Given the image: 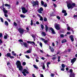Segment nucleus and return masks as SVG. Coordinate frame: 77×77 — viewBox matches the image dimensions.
Wrapping results in <instances>:
<instances>
[{"label": "nucleus", "instance_id": "nucleus-1", "mask_svg": "<svg viewBox=\"0 0 77 77\" xmlns=\"http://www.w3.org/2000/svg\"><path fill=\"white\" fill-rule=\"evenodd\" d=\"M75 6V4L72 3V2H69L67 3V7L68 8V9H72L73 8H74Z\"/></svg>", "mask_w": 77, "mask_h": 77}, {"label": "nucleus", "instance_id": "nucleus-2", "mask_svg": "<svg viewBox=\"0 0 77 77\" xmlns=\"http://www.w3.org/2000/svg\"><path fill=\"white\" fill-rule=\"evenodd\" d=\"M16 64L17 65V68H19V69L20 71L23 70V66H21V63L20 61L19 60L17 61L16 63Z\"/></svg>", "mask_w": 77, "mask_h": 77}, {"label": "nucleus", "instance_id": "nucleus-3", "mask_svg": "<svg viewBox=\"0 0 77 77\" xmlns=\"http://www.w3.org/2000/svg\"><path fill=\"white\" fill-rule=\"evenodd\" d=\"M0 8L1 9H2V11L3 12H4V16H5V17L8 18V15L6 14L8 12V11L6 10V9L5 8H4L2 7H1Z\"/></svg>", "mask_w": 77, "mask_h": 77}, {"label": "nucleus", "instance_id": "nucleus-4", "mask_svg": "<svg viewBox=\"0 0 77 77\" xmlns=\"http://www.w3.org/2000/svg\"><path fill=\"white\" fill-rule=\"evenodd\" d=\"M54 27L57 30H60V25H59V24L56 23L54 24Z\"/></svg>", "mask_w": 77, "mask_h": 77}, {"label": "nucleus", "instance_id": "nucleus-5", "mask_svg": "<svg viewBox=\"0 0 77 77\" xmlns=\"http://www.w3.org/2000/svg\"><path fill=\"white\" fill-rule=\"evenodd\" d=\"M33 6H35L36 5L38 6L39 5V2L38 1H33L32 2Z\"/></svg>", "mask_w": 77, "mask_h": 77}, {"label": "nucleus", "instance_id": "nucleus-6", "mask_svg": "<svg viewBox=\"0 0 77 77\" xmlns=\"http://www.w3.org/2000/svg\"><path fill=\"white\" fill-rule=\"evenodd\" d=\"M19 32H20V34L23 35L24 33V30L23 29L19 28L18 30Z\"/></svg>", "mask_w": 77, "mask_h": 77}, {"label": "nucleus", "instance_id": "nucleus-7", "mask_svg": "<svg viewBox=\"0 0 77 77\" xmlns=\"http://www.w3.org/2000/svg\"><path fill=\"white\" fill-rule=\"evenodd\" d=\"M22 11L23 14H26V13H27V11H28V10L26 9V8L24 7L22 8Z\"/></svg>", "mask_w": 77, "mask_h": 77}, {"label": "nucleus", "instance_id": "nucleus-8", "mask_svg": "<svg viewBox=\"0 0 77 77\" xmlns=\"http://www.w3.org/2000/svg\"><path fill=\"white\" fill-rule=\"evenodd\" d=\"M22 45H24L25 46V47H26V48H27V43H24V42H20V43Z\"/></svg>", "mask_w": 77, "mask_h": 77}, {"label": "nucleus", "instance_id": "nucleus-9", "mask_svg": "<svg viewBox=\"0 0 77 77\" xmlns=\"http://www.w3.org/2000/svg\"><path fill=\"white\" fill-rule=\"evenodd\" d=\"M42 11H43V8H42V7L40 8V9L38 10V12L40 14H42Z\"/></svg>", "mask_w": 77, "mask_h": 77}, {"label": "nucleus", "instance_id": "nucleus-10", "mask_svg": "<svg viewBox=\"0 0 77 77\" xmlns=\"http://www.w3.org/2000/svg\"><path fill=\"white\" fill-rule=\"evenodd\" d=\"M49 29L51 31L52 33V34H55V31H54V29H53V28H50Z\"/></svg>", "mask_w": 77, "mask_h": 77}, {"label": "nucleus", "instance_id": "nucleus-11", "mask_svg": "<svg viewBox=\"0 0 77 77\" xmlns=\"http://www.w3.org/2000/svg\"><path fill=\"white\" fill-rule=\"evenodd\" d=\"M38 16L40 18V21H43V18L39 14H37Z\"/></svg>", "mask_w": 77, "mask_h": 77}, {"label": "nucleus", "instance_id": "nucleus-12", "mask_svg": "<svg viewBox=\"0 0 77 77\" xmlns=\"http://www.w3.org/2000/svg\"><path fill=\"white\" fill-rule=\"evenodd\" d=\"M49 49L51 51V52H54V48H53V47L49 46Z\"/></svg>", "mask_w": 77, "mask_h": 77}, {"label": "nucleus", "instance_id": "nucleus-13", "mask_svg": "<svg viewBox=\"0 0 77 77\" xmlns=\"http://www.w3.org/2000/svg\"><path fill=\"white\" fill-rule=\"evenodd\" d=\"M5 6L6 7H8V9H10V8H11V5H10V4H6L5 5Z\"/></svg>", "mask_w": 77, "mask_h": 77}, {"label": "nucleus", "instance_id": "nucleus-14", "mask_svg": "<svg viewBox=\"0 0 77 77\" xmlns=\"http://www.w3.org/2000/svg\"><path fill=\"white\" fill-rule=\"evenodd\" d=\"M27 43H29V44H33L34 45H35V43L33 42H32V41H28L27 42Z\"/></svg>", "mask_w": 77, "mask_h": 77}, {"label": "nucleus", "instance_id": "nucleus-15", "mask_svg": "<svg viewBox=\"0 0 77 77\" xmlns=\"http://www.w3.org/2000/svg\"><path fill=\"white\" fill-rule=\"evenodd\" d=\"M75 60H76V58H74L73 59L71 60V62L73 64Z\"/></svg>", "mask_w": 77, "mask_h": 77}, {"label": "nucleus", "instance_id": "nucleus-16", "mask_svg": "<svg viewBox=\"0 0 77 77\" xmlns=\"http://www.w3.org/2000/svg\"><path fill=\"white\" fill-rule=\"evenodd\" d=\"M23 72H24L25 73H26V74H29V72L26 69H24L23 70Z\"/></svg>", "mask_w": 77, "mask_h": 77}, {"label": "nucleus", "instance_id": "nucleus-17", "mask_svg": "<svg viewBox=\"0 0 77 77\" xmlns=\"http://www.w3.org/2000/svg\"><path fill=\"white\" fill-rule=\"evenodd\" d=\"M73 37V35H72L70 36V38H71L72 42H73V41H74V38Z\"/></svg>", "mask_w": 77, "mask_h": 77}, {"label": "nucleus", "instance_id": "nucleus-18", "mask_svg": "<svg viewBox=\"0 0 77 77\" xmlns=\"http://www.w3.org/2000/svg\"><path fill=\"white\" fill-rule=\"evenodd\" d=\"M32 52V49H29L28 50L26 51V53H30Z\"/></svg>", "mask_w": 77, "mask_h": 77}, {"label": "nucleus", "instance_id": "nucleus-19", "mask_svg": "<svg viewBox=\"0 0 77 77\" xmlns=\"http://www.w3.org/2000/svg\"><path fill=\"white\" fill-rule=\"evenodd\" d=\"M75 74H74V73H72L70 74L69 75V77H72V76H75Z\"/></svg>", "mask_w": 77, "mask_h": 77}, {"label": "nucleus", "instance_id": "nucleus-20", "mask_svg": "<svg viewBox=\"0 0 77 77\" xmlns=\"http://www.w3.org/2000/svg\"><path fill=\"white\" fill-rule=\"evenodd\" d=\"M7 56V57H10L11 56V54L9 53H7L6 55H5V56Z\"/></svg>", "mask_w": 77, "mask_h": 77}, {"label": "nucleus", "instance_id": "nucleus-21", "mask_svg": "<svg viewBox=\"0 0 77 77\" xmlns=\"http://www.w3.org/2000/svg\"><path fill=\"white\" fill-rule=\"evenodd\" d=\"M66 42V39H63L62 41V44L65 43V42Z\"/></svg>", "mask_w": 77, "mask_h": 77}, {"label": "nucleus", "instance_id": "nucleus-22", "mask_svg": "<svg viewBox=\"0 0 77 77\" xmlns=\"http://www.w3.org/2000/svg\"><path fill=\"white\" fill-rule=\"evenodd\" d=\"M20 17H21V18H25L26 16L24 15L23 14H21L20 15Z\"/></svg>", "mask_w": 77, "mask_h": 77}, {"label": "nucleus", "instance_id": "nucleus-23", "mask_svg": "<svg viewBox=\"0 0 77 77\" xmlns=\"http://www.w3.org/2000/svg\"><path fill=\"white\" fill-rule=\"evenodd\" d=\"M5 26H8V25H9V23H8V22H7V21H5Z\"/></svg>", "mask_w": 77, "mask_h": 77}, {"label": "nucleus", "instance_id": "nucleus-24", "mask_svg": "<svg viewBox=\"0 0 77 77\" xmlns=\"http://www.w3.org/2000/svg\"><path fill=\"white\" fill-rule=\"evenodd\" d=\"M33 66H34V68H35L36 69H38V66H37L35 65H33Z\"/></svg>", "mask_w": 77, "mask_h": 77}, {"label": "nucleus", "instance_id": "nucleus-25", "mask_svg": "<svg viewBox=\"0 0 77 77\" xmlns=\"http://www.w3.org/2000/svg\"><path fill=\"white\" fill-rule=\"evenodd\" d=\"M65 12H66V11L63 9L62 11V13H63V14H64L65 13Z\"/></svg>", "mask_w": 77, "mask_h": 77}, {"label": "nucleus", "instance_id": "nucleus-26", "mask_svg": "<svg viewBox=\"0 0 77 77\" xmlns=\"http://www.w3.org/2000/svg\"><path fill=\"white\" fill-rule=\"evenodd\" d=\"M45 30L46 32L48 31V26L47 25H45Z\"/></svg>", "mask_w": 77, "mask_h": 77}, {"label": "nucleus", "instance_id": "nucleus-27", "mask_svg": "<svg viewBox=\"0 0 77 77\" xmlns=\"http://www.w3.org/2000/svg\"><path fill=\"white\" fill-rule=\"evenodd\" d=\"M42 35H43V36H45L46 35V34H45V32H42Z\"/></svg>", "mask_w": 77, "mask_h": 77}, {"label": "nucleus", "instance_id": "nucleus-28", "mask_svg": "<svg viewBox=\"0 0 77 77\" xmlns=\"http://www.w3.org/2000/svg\"><path fill=\"white\" fill-rule=\"evenodd\" d=\"M41 3L42 4V6H43V5H44V1H41Z\"/></svg>", "mask_w": 77, "mask_h": 77}, {"label": "nucleus", "instance_id": "nucleus-29", "mask_svg": "<svg viewBox=\"0 0 77 77\" xmlns=\"http://www.w3.org/2000/svg\"><path fill=\"white\" fill-rule=\"evenodd\" d=\"M22 74H23V75H24V76H26V74L25 73V72H22Z\"/></svg>", "mask_w": 77, "mask_h": 77}, {"label": "nucleus", "instance_id": "nucleus-30", "mask_svg": "<svg viewBox=\"0 0 77 77\" xmlns=\"http://www.w3.org/2000/svg\"><path fill=\"white\" fill-rule=\"evenodd\" d=\"M33 24V20H31V26H32Z\"/></svg>", "mask_w": 77, "mask_h": 77}, {"label": "nucleus", "instance_id": "nucleus-31", "mask_svg": "<svg viewBox=\"0 0 77 77\" xmlns=\"http://www.w3.org/2000/svg\"><path fill=\"white\" fill-rule=\"evenodd\" d=\"M43 69H44V70H45V65H44V63H43V66L42 67Z\"/></svg>", "mask_w": 77, "mask_h": 77}, {"label": "nucleus", "instance_id": "nucleus-32", "mask_svg": "<svg viewBox=\"0 0 77 77\" xmlns=\"http://www.w3.org/2000/svg\"><path fill=\"white\" fill-rule=\"evenodd\" d=\"M60 36L61 38H64V35H63V34H61L60 35Z\"/></svg>", "mask_w": 77, "mask_h": 77}, {"label": "nucleus", "instance_id": "nucleus-33", "mask_svg": "<svg viewBox=\"0 0 77 77\" xmlns=\"http://www.w3.org/2000/svg\"><path fill=\"white\" fill-rule=\"evenodd\" d=\"M40 40L44 42L45 41V39L43 38H40Z\"/></svg>", "mask_w": 77, "mask_h": 77}, {"label": "nucleus", "instance_id": "nucleus-34", "mask_svg": "<svg viewBox=\"0 0 77 77\" xmlns=\"http://www.w3.org/2000/svg\"><path fill=\"white\" fill-rule=\"evenodd\" d=\"M0 20L1 21V22H2V23H3L4 21H3V18L1 17Z\"/></svg>", "mask_w": 77, "mask_h": 77}, {"label": "nucleus", "instance_id": "nucleus-35", "mask_svg": "<svg viewBox=\"0 0 77 77\" xmlns=\"http://www.w3.org/2000/svg\"><path fill=\"white\" fill-rule=\"evenodd\" d=\"M61 66L62 68H65V65H64V64H62Z\"/></svg>", "mask_w": 77, "mask_h": 77}, {"label": "nucleus", "instance_id": "nucleus-36", "mask_svg": "<svg viewBox=\"0 0 77 77\" xmlns=\"http://www.w3.org/2000/svg\"><path fill=\"white\" fill-rule=\"evenodd\" d=\"M44 42L45 43V44H47L48 42V40H45L44 41Z\"/></svg>", "mask_w": 77, "mask_h": 77}, {"label": "nucleus", "instance_id": "nucleus-37", "mask_svg": "<svg viewBox=\"0 0 77 77\" xmlns=\"http://www.w3.org/2000/svg\"><path fill=\"white\" fill-rule=\"evenodd\" d=\"M41 47H42V44L41 42L39 43Z\"/></svg>", "mask_w": 77, "mask_h": 77}, {"label": "nucleus", "instance_id": "nucleus-38", "mask_svg": "<svg viewBox=\"0 0 77 77\" xmlns=\"http://www.w3.org/2000/svg\"><path fill=\"white\" fill-rule=\"evenodd\" d=\"M41 27L42 29H44V26L42 25H41Z\"/></svg>", "mask_w": 77, "mask_h": 77}, {"label": "nucleus", "instance_id": "nucleus-39", "mask_svg": "<svg viewBox=\"0 0 77 77\" xmlns=\"http://www.w3.org/2000/svg\"><path fill=\"white\" fill-rule=\"evenodd\" d=\"M57 18L58 19V20H60V17L59 16H57Z\"/></svg>", "mask_w": 77, "mask_h": 77}, {"label": "nucleus", "instance_id": "nucleus-40", "mask_svg": "<svg viewBox=\"0 0 77 77\" xmlns=\"http://www.w3.org/2000/svg\"><path fill=\"white\" fill-rule=\"evenodd\" d=\"M67 30H68V31H69L70 30H71V29H70V27H69V26L67 27Z\"/></svg>", "mask_w": 77, "mask_h": 77}, {"label": "nucleus", "instance_id": "nucleus-41", "mask_svg": "<svg viewBox=\"0 0 77 77\" xmlns=\"http://www.w3.org/2000/svg\"><path fill=\"white\" fill-rule=\"evenodd\" d=\"M19 42H23V41L22 39H20L18 40Z\"/></svg>", "mask_w": 77, "mask_h": 77}, {"label": "nucleus", "instance_id": "nucleus-42", "mask_svg": "<svg viewBox=\"0 0 77 77\" xmlns=\"http://www.w3.org/2000/svg\"><path fill=\"white\" fill-rule=\"evenodd\" d=\"M26 63L25 62H23V65H24V66L26 65Z\"/></svg>", "mask_w": 77, "mask_h": 77}, {"label": "nucleus", "instance_id": "nucleus-43", "mask_svg": "<svg viewBox=\"0 0 77 77\" xmlns=\"http://www.w3.org/2000/svg\"><path fill=\"white\" fill-rule=\"evenodd\" d=\"M25 56L27 59H30V57L28 55H25Z\"/></svg>", "mask_w": 77, "mask_h": 77}, {"label": "nucleus", "instance_id": "nucleus-44", "mask_svg": "<svg viewBox=\"0 0 77 77\" xmlns=\"http://www.w3.org/2000/svg\"><path fill=\"white\" fill-rule=\"evenodd\" d=\"M44 20L45 21H47V19L46 18H45L44 19Z\"/></svg>", "mask_w": 77, "mask_h": 77}, {"label": "nucleus", "instance_id": "nucleus-45", "mask_svg": "<svg viewBox=\"0 0 77 77\" xmlns=\"http://www.w3.org/2000/svg\"><path fill=\"white\" fill-rule=\"evenodd\" d=\"M52 60H54V59H56V57H54L52 58Z\"/></svg>", "mask_w": 77, "mask_h": 77}, {"label": "nucleus", "instance_id": "nucleus-46", "mask_svg": "<svg viewBox=\"0 0 77 77\" xmlns=\"http://www.w3.org/2000/svg\"><path fill=\"white\" fill-rule=\"evenodd\" d=\"M10 57L11 59H14V57L10 56Z\"/></svg>", "mask_w": 77, "mask_h": 77}, {"label": "nucleus", "instance_id": "nucleus-47", "mask_svg": "<svg viewBox=\"0 0 77 77\" xmlns=\"http://www.w3.org/2000/svg\"><path fill=\"white\" fill-rule=\"evenodd\" d=\"M3 36V35H2V33H0V38H2Z\"/></svg>", "mask_w": 77, "mask_h": 77}, {"label": "nucleus", "instance_id": "nucleus-48", "mask_svg": "<svg viewBox=\"0 0 77 77\" xmlns=\"http://www.w3.org/2000/svg\"><path fill=\"white\" fill-rule=\"evenodd\" d=\"M51 77H54V74L52 73L51 74Z\"/></svg>", "mask_w": 77, "mask_h": 77}, {"label": "nucleus", "instance_id": "nucleus-49", "mask_svg": "<svg viewBox=\"0 0 77 77\" xmlns=\"http://www.w3.org/2000/svg\"><path fill=\"white\" fill-rule=\"evenodd\" d=\"M51 63H50V62H48L47 63H46V64L48 65H50Z\"/></svg>", "mask_w": 77, "mask_h": 77}, {"label": "nucleus", "instance_id": "nucleus-50", "mask_svg": "<svg viewBox=\"0 0 77 77\" xmlns=\"http://www.w3.org/2000/svg\"><path fill=\"white\" fill-rule=\"evenodd\" d=\"M14 25L15 26H16L17 25V23H15V22L14 23Z\"/></svg>", "mask_w": 77, "mask_h": 77}, {"label": "nucleus", "instance_id": "nucleus-51", "mask_svg": "<svg viewBox=\"0 0 77 77\" xmlns=\"http://www.w3.org/2000/svg\"><path fill=\"white\" fill-rule=\"evenodd\" d=\"M40 77H44V75L42 74H40Z\"/></svg>", "mask_w": 77, "mask_h": 77}, {"label": "nucleus", "instance_id": "nucleus-52", "mask_svg": "<svg viewBox=\"0 0 77 77\" xmlns=\"http://www.w3.org/2000/svg\"><path fill=\"white\" fill-rule=\"evenodd\" d=\"M44 7L45 8H46L47 6V4H46L45 5H44Z\"/></svg>", "mask_w": 77, "mask_h": 77}, {"label": "nucleus", "instance_id": "nucleus-53", "mask_svg": "<svg viewBox=\"0 0 77 77\" xmlns=\"http://www.w3.org/2000/svg\"><path fill=\"white\" fill-rule=\"evenodd\" d=\"M66 15H67V13L66 12L65 13H64V16H66Z\"/></svg>", "mask_w": 77, "mask_h": 77}, {"label": "nucleus", "instance_id": "nucleus-54", "mask_svg": "<svg viewBox=\"0 0 77 77\" xmlns=\"http://www.w3.org/2000/svg\"><path fill=\"white\" fill-rule=\"evenodd\" d=\"M52 45L53 47H54V46H55V45L54 44V42H53L52 43Z\"/></svg>", "mask_w": 77, "mask_h": 77}, {"label": "nucleus", "instance_id": "nucleus-55", "mask_svg": "<svg viewBox=\"0 0 77 77\" xmlns=\"http://www.w3.org/2000/svg\"><path fill=\"white\" fill-rule=\"evenodd\" d=\"M4 39H6L7 38V36L5 35L4 37Z\"/></svg>", "mask_w": 77, "mask_h": 77}, {"label": "nucleus", "instance_id": "nucleus-56", "mask_svg": "<svg viewBox=\"0 0 77 77\" xmlns=\"http://www.w3.org/2000/svg\"><path fill=\"white\" fill-rule=\"evenodd\" d=\"M70 72H71V73H72V69H70Z\"/></svg>", "mask_w": 77, "mask_h": 77}, {"label": "nucleus", "instance_id": "nucleus-57", "mask_svg": "<svg viewBox=\"0 0 77 77\" xmlns=\"http://www.w3.org/2000/svg\"><path fill=\"white\" fill-rule=\"evenodd\" d=\"M66 34H67V35H68L69 34H71V32H68Z\"/></svg>", "mask_w": 77, "mask_h": 77}, {"label": "nucleus", "instance_id": "nucleus-58", "mask_svg": "<svg viewBox=\"0 0 77 77\" xmlns=\"http://www.w3.org/2000/svg\"><path fill=\"white\" fill-rule=\"evenodd\" d=\"M54 5L55 8H56L57 6V5H56L55 4H54Z\"/></svg>", "mask_w": 77, "mask_h": 77}, {"label": "nucleus", "instance_id": "nucleus-59", "mask_svg": "<svg viewBox=\"0 0 77 77\" xmlns=\"http://www.w3.org/2000/svg\"><path fill=\"white\" fill-rule=\"evenodd\" d=\"M32 76L33 77H36V76L35 75V74H32Z\"/></svg>", "mask_w": 77, "mask_h": 77}, {"label": "nucleus", "instance_id": "nucleus-60", "mask_svg": "<svg viewBox=\"0 0 77 77\" xmlns=\"http://www.w3.org/2000/svg\"><path fill=\"white\" fill-rule=\"evenodd\" d=\"M41 59H42V60H44V59H45V58H44V57H42V58H41Z\"/></svg>", "mask_w": 77, "mask_h": 77}, {"label": "nucleus", "instance_id": "nucleus-61", "mask_svg": "<svg viewBox=\"0 0 77 77\" xmlns=\"http://www.w3.org/2000/svg\"><path fill=\"white\" fill-rule=\"evenodd\" d=\"M13 56H16V55H17V54L16 53H14L13 54Z\"/></svg>", "mask_w": 77, "mask_h": 77}, {"label": "nucleus", "instance_id": "nucleus-62", "mask_svg": "<svg viewBox=\"0 0 77 77\" xmlns=\"http://www.w3.org/2000/svg\"><path fill=\"white\" fill-rule=\"evenodd\" d=\"M36 24H39V22L38 21H37L36 22Z\"/></svg>", "mask_w": 77, "mask_h": 77}, {"label": "nucleus", "instance_id": "nucleus-63", "mask_svg": "<svg viewBox=\"0 0 77 77\" xmlns=\"http://www.w3.org/2000/svg\"><path fill=\"white\" fill-rule=\"evenodd\" d=\"M61 71H64L65 70V69L64 68H63L61 69Z\"/></svg>", "mask_w": 77, "mask_h": 77}, {"label": "nucleus", "instance_id": "nucleus-64", "mask_svg": "<svg viewBox=\"0 0 77 77\" xmlns=\"http://www.w3.org/2000/svg\"><path fill=\"white\" fill-rule=\"evenodd\" d=\"M33 55L34 56H37V55L36 54H33Z\"/></svg>", "mask_w": 77, "mask_h": 77}]
</instances>
